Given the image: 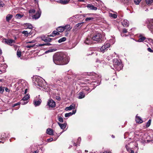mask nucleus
<instances>
[{"instance_id": "obj_4", "label": "nucleus", "mask_w": 153, "mask_h": 153, "mask_svg": "<svg viewBox=\"0 0 153 153\" xmlns=\"http://www.w3.org/2000/svg\"><path fill=\"white\" fill-rule=\"evenodd\" d=\"M93 40L97 42H100L102 41V35L99 33H97L94 35L92 38Z\"/></svg>"}, {"instance_id": "obj_19", "label": "nucleus", "mask_w": 153, "mask_h": 153, "mask_svg": "<svg viewBox=\"0 0 153 153\" xmlns=\"http://www.w3.org/2000/svg\"><path fill=\"white\" fill-rule=\"evenodd\" d=\"M146 38L144 36H143L142 35H140V36L139 38L138 39L137 42H141L144 41Z\"/></svg>"}, {"instance_id": "obj_31", "label": "nucleus", "mask_w": 153, "mask_h": 153, "mask_svg": "<svg viewBox=\"0 0 153 153\" xmlns=\"http://www.w3.org/2000/svg\"><path fill=\"white\" fill-rule=\"evenodd\" d=\"M27 101H25V100H23V99H21L20 101V102H19L20 104H21L22 105H24L26 104L27 103Z\"/></svg>"}, {"instance_id": "obj_56", "label": "nucleus", "mask_w": 153, "mask_h": 153, "mask_svg": "<svg viewBox=\"0 0 153 153\" xmlns=\"http://www.w3.org/2000/svg\"><path fill=\"white\" fill-rule=\"evenodd\" d=\"M149 42H151L153 44V40L151 39H148Z\"/></svg>"}, {"instance_id": "obj_25", "label": "nucleus", "mask_w": 153, "mask_h": 153, "mask_svg": "<svg viewBox=\"0 0 153 153\" xmlns=\"http://www.w3.org/2000/svg\"><path fill=\"white\" fill-rule=\"evenodd\" d=\"M13 17V16L12 15L8 14L7 15L6 17V20L8 22Z\"/></svg>"}, {"instance_id": "obj_9", "label": "nucleus", "mask_w": 153, "mask_h": 153, "mask_svg": "<svg viewBox=\"0 0 153 153\" xmlns=\"http://www.w3.org/2000/svg\"><path fill=\"white\" fill-rule=\"evenodd\" d=\"M4 41L5 44L11 46H12V45H11V44L13 43H15V41L14 40L10 39H4Z\"/></svg>"}, {"instance_id": "obj_17", "label": "nucleus", "mask_w": 153, "mask_h": 153, "mask_svg": "<svg viewBox=\"0 0 153 153\" xmlns=\"http://www.w3.org/2000/svg\"><path fill=\"white\" fill-rule=\"evenodd\" d=\"M56 30L59 32H62L64 30V26H61L58 27Z\"/></svg>"}, {"instance_id": "obj_11", "label": "nucleus", "mask_w": 153, "mask_h": 153, "mask_svg": "<svg viewBox=\"0 0 153 153\" xmlns=\"http://www.w3.org/2000/svg\"><path fill=\"white\" fill-rule=\"evenodd\" d=\"M64 30H66V32H65V36H67V32L70 31L71 29V27L70 25H67L65 26H64Z\"/></svg>"}, {"instance_id": "obj_20", "label": "nucleus", "mask_w": 153, "mask_h": 153, "mask_svg": "<svg viewBox=\"0 0 153 153\" xmlns=\"http://www.w3.org/2000/svg\"><path fill=\"white\" fill-rule=\"evenodd\" d=\"M136 121L137 123H142L143 122V120L139 117H138L137 116H136Z\"/></svg>"}, {"instance_id": "obj_39", "label": "nucleus", "mask_w": 153, "mask_h": 153, "mask_svg": "<svg viewBox=\"0 0 153 153\" xmlns=\"http://www.w3.org/2000/svg\"><path fill=\"white\" fill-rule=\"evenodd\" d=\"M142 0H134V3L137 5L139 4L140 2Z\"/></svg>"}, {"instance_id": "obj_21", "label": "nucleus", "mask_w": 153, "mask_h": 153, "mask_svg": "<svg viewBox=\"0 0 153 153\" xmlns=\"http://www.w3.org/2000/svg\"><path fill=\"white\" fill-rule=\"evenodd\" d=\"M42 102L41 100L40 99V100H34V105L35 106H37L40 105Z\"/></svg>"}, {"instance_id": "obj_1", "label": "nucleus", "mask_w": 153, "mask_h": 153, "mask_svg": "<svg viewBox=\"0 0 153 153\" xmlns=\"http://www.w3.org/2000/svg\"><path fill=\"white\" fill-rule=\"evenodd\" d=\"M54 62L57 65H64L69 62L68 58H53Z\"/></svg>"}, {"instance_id": "obj_54", "label": "nucleus", "mask_w": 153, "mask_h": 153, "mask_svg": "<svg viewBox=\"0 0 153 153\" xmlns=\"http://www.w3.org/2000/svg\"><path fill=\"white\" fill-rule=\"evenodd\" d=\"M20 104L18 102V103H17L15 104H14L13 105V107H15L16 106H17V105H19Z\"/></svg>"}, {"instance_id": "obj_23", "label": "nucleus", "mask_w": 153, "mask_h": 153, "mask_svg": "<svg viewBox=\"0 0 153 153\" xmlns=\"http://www.w3.org/2000/svg\"><path fill=\"white\" fill-rule=\"evenodd\" d=\"M79 95L78 98L79 99L83 98L85 97V94L82 92H79Z\"/></svg>"}, {"instance_id": "obj_38", "label": "nucleus", "mask_w": 153, "mask_h": 153, "mask_svg": "<svg viewBox=\"0 0 153 153\" xmlns=\"http://www.w3.org/2000/svg\"><path fill=\"white\" fill-rule=\"evenodd\" d=\"M17 55L19 57H20L21 56V53L20 51L18 50L17 52Z\"/></svg>"}, {"instance_id": "obj_29", "label": "nucleus", "mask_w": 153, "mask_h": 153, "mask_svg": "<svg viewBox=\"0 0 153 153\" xmlns=\"http://www.w3.org/2000/svg\"><path fill=\"white\" fill-rule=\"evenodd\" d=\"M109 16L110 17H112L114 19H115L117 17V15L114 13H109Z\"/></svg>"}, {"instance_id": "obj_12", "label": "nucleus", "mask_w": 153, "mask_h": 153, "mask_svg": "<svg viewBox=\"0 0 153 153\" xmlns=\"http://www.w3.org/2000/svg\"><path fill=\"white\" fill-rule=\"evenodd\" d=\"M68 20L69 21L73 24L75 23L76 20V16H73L69 19Z\"/></svg>"}, {"instance_id": "obj_14", "label": "nucleus", "mask_w": 153, "mask_h": 153, "mask_svg": "<svg viewBox=\"0 0 153 153\" xmlns=\"http://www.w3.org/2000/svg\"><path fill=\"white\" fill-rule=\"evenodd\" d=\"M23 26L26 28L32 29L33 28L32 25L29 23H24L23 25Z\"/></svg>"}, {"instance_id": "obj_27", "label": "nucleus", "mask_w": 153, "mask_h": 153, "mask_svg": "<svg viewBox=\"0 0 153 153\" xmlns=\"http://www.w3.org/2000/svg\"><path fill=\"white\" fill-rule=\"evenodd\" d=\"M30 98V95L28 94L25 95L22 98L23 100L27 101Z\"/></svg>"}, {"instance_id": "obj_60", "label": "nucleus", "mask_w": 153, "mask_h": 153, "mask_svg": "<svg viewBox=\"0 0 153 153\" xmlns=\"http://www.w3.org/2000/svg\"><path fill=\"white\" fill-rule=\"evenodd\" d=\"M51 36V37H54V35L53 34V33H52V34H51L50 35L48 36Z\"/></svg>"}, {"instance_id": "obj_34", "label": "nucleus", "mask_w": 153, "mask_h": 153, "mask_svg": "<svg viewBox=\"0 0 153 153\" xmlns=\"http://www.w3.org/2000/svg\"><path fill=\"white\" fill-rule=\"evenodd\" d=\"M36 12V10L34 9H31L29 11V13L30 15L31 14L34 13Z\"/></svg>"}, {"instance_id": "obj_40", "label": "nucleus", "mask_w": 153, "mask_h": 153, "mask_svg": "<svg viewBox=\"0 0 153 153\" xmlns=\"http://www.w3.org/2000/svg\"><path fill=\"white\" fill-rule=\"evenodd\" d=\"M151 120L150 119L148 121L147 123V124L146 125V127H148L150 126V124H151Z\"/></svg>"}, {"instance_id": "obj_28", "label": "nucleus", "mask_w": 153, "mask_h": 153, "mask_svg": "<svg viewBox=\"0 0 153 153\" xmlns=\"http://www.w3.org/2000/svg\"><path fill=\"white\" fill-rule=\"evenodd\" d=\"M66 40V38L65 37H63L60 39L58 42L59 43H61L62 42L65 41Z\"/></svg>"}, {"instance_id": "obj_18", "label": "nucleus", "mask_w": 153, "mask_h": 153, "mask_svg": "<svg viewBox=\"0 0 153 153\" xmlns=\"http://www.w3.org/2000/svg\"><path fill=\"white\" fill-rule=\"evenodd\" d=\"M46 133L47 134L50 135H53V130L51 128H48L47 130Z\"/></svg>"}, {"instance_id": "obj_35", "label": "nucleus", "mask_w": 153, "mask_h": 153, "mask_svg": "<svg viewBox=\"0 0 153 153\" xmlns=\"http://www.w3.org/2000/svg\"><path fill=\"white\" fill-rule=\"evenodd\" d=\"M94 18L93 17H87L86 18L85 20L86 21H91L94 19Z\"/></svg>"}, {"instance_id": "obj_22", "label": "nucleus", "mask_w": 153, "mask_h": 153, "mask_svg": "<svg viewBox=\"0 0 153 153\" xmlns=\"http://www.w3.org/2000/svg\"><path fill=\"white\" fill-rule=\"evenodd\" d=\"M58 125L60 126L61 128L62 129H64L66 127V124L65 123L61 124L59 123H58Z\"/></svg>"}, {"instance_id": "obj_46", "label": "nucleus", "mask_w": 153, "mask_h": 153, "mask_svg": "<svg viewBox=\"0 0 153 153\" xmlns=\"http://www.w3.org/2000/svg\"><path fill=\"white\" fill-rule=\"evenodd\" d=\"M4 91L3 88L1 86L0 87V92L1 93H3Z\"/></svg>"}, {"instance_id": "obj_42", "label": "nucleus", "mask_w": 153, "mask_h": 153, "mask_svg": "<svg viewBox=\"0 0 153 153\" xmlns=\"http://www.w3.org/2000/svg\"><path fill=\"white\" fill-rule=\"evenodd\" d=\"M35 46V44L31 45H27L26 47L27 48H30L32 47H33Z\"/></svg>"}, {"instance_id": "obj_10", "label": "nucleus", "mask_w": 153, "mask_h": 153, "mask_svg": "<svg viewBox=\"0 0 153 153\" xmlns=\"http://www.w3.org/2000/svg\"><path fill=\"white\" fill-rule=\"evenodd\" d=\"M92 39L91 37H88L84 41V43L87 45H90L92 42Z\"/></svg>"}, {"instance_id": "obj_62", "label": "nucleus", "mask_w": 153, "mask_h": 153, "mask_svg": "<svg viewBox=\"0 0 153 153\" xmlns=\"http://www.w3.org/2000/svg\"><path fill=\"white\" fill-rule=\"evenodd\" d=\"M84 0H78V1L79 2H83L84 1Z\"/></svg>"}, {"instance_id": "obj_30", "label": "nucleus", "mask_w": 153, "mask_h": 153, "mask_svg": "<svg viewBox=\"0 0 153 153\" xmlns=\"http://www.w3.org/2000/svg\"><path fill=\"white\" fill-rule=\"evenodd\" d=\"M23 16V15H21L20 14H17L15 16V18L16 19H20Z\"/></svg>"}, {"instance_id": "obj_41", "label": "nucleus", "mask_w": 153, "mask_h": 153, "mask_svg": "<svg viewBox=\"0 0 153 153\" xmlns=\"http://www.w3.org/2000/svg\"><path fill=\"white\" fill-rule=\"evenodd\" d=\"M100 51L102 52H104L105 51H106L105 49V47L102 46L100 48Z\"/></svg>"}, {"instance_id": "obj_63", "label": "nucleus", "mask_w": 153, "mask_h": 153, "mask_svg": "<svg viewBox=\"0 0 153 153\" xmlns=\"http://www.w3.org/2000/svg\"><path fill=\"white\" fill-rule=\"evenodd\" d=\"M2 53V50L1 49H0V54H1Z\"/></svg>"}, {"instance_id": "obj_16", "label": "nucleus", "mask_w": 153, "mask_h": 153, "mask_svg": "<svg viewBox=\"0 0 153 153\" xmlns=\"http://www.w3.org/2000/svg\"><path fill=\"white\" fill-rule=\"evenodd\" d=\"M76 113V110L73 111L72 112H70L69 113H66L65 114V117H69L71 116L73 114H74Z\"/></svg>"}, {"instance_id": "obj_5", "label": "nucleus", "mask_w": 153, "mask_h": 153, "mask_svg": "<svg viewBox=\"0 0 153 153\" xmlns=\"http://www.w3.org/2000/svg\"><path fill=\"white\" fill-rule=\"evenodd\" d=\"M148 27L153 34V19H149L147 20Z\"/></svg>"}, {"instance_id": "obj_7", "label": "nucleus", "mask_w": 153, "mask_h": 153, "mask_svg": "<svg viewBox=\"0 0 153 153\" xmlns=\"http://www.w3.org/2000/svg\"><path fill=\"white\" fill-rule=\"evenodd\" d=\"M47 105H48L49 107L54 108L56 106V103L53 100H48Z\"/></svg>"}, {"instance_id": "obj_44", "label": "nucleus", "mask_w": 153, "mask_h": 153, "mask_svg": "<svg viewBox=\"0 0 153 153\" xmlns=\"http://www.w3.org/2000/svg\"><path fill=\"white\" fill-rule=\"evenodd\" d=\"M58 120L60 122H63V118L60 117H59Z\"/></svg>"}, {"instance_id": "obj_33", "label": "nucleus", "mask_w": 153, "mask_h": 153, "mask_svg": "<svg viewBox=\"0 0 153 153\" xmlns=\"http://www.w3.org/2000/svg\"><path fill=\"white\" fill-rule=\"evenodd\" d=\"M51 40L52 39L47 37H46L44 41L45 42H51Z\"/></svg>"}, {"instance_id": "obj_53", "label": "nucleus", "mask_w": 153, "mask_h": 153, "mask_svg": "<svg viewBox=\"0 0 153 153\" xmlns=\"http://www.w3.org/2000/svg\"><path fill=\"white\" fill-rule=\"evenodd\" d=\"M127 32V30L126 29H124L123 30V32L124 33H126Z\"/></svg>"}, {"instance_id": "obj_32", "label": "nucleus", "mask_w": 153, "mask_h": 153, "mask_svg": "<svg viewBox=\"0 0 153 153\" xmlns=\"http://www.w3.org/2000/svg\"><path fill=\"white\" fill-rule=\"evenodd\" d=\"M147 4L150 5L153 2V0H145Z\"/></svg>"}, {"instance_id": "obj_47", "label": "nucleus", "mask_w": 153, "mask_h": 153, "mask_svg": "<svg viewBox=\"0 0 153 153\" xmlns=\"http://www.w3.org/2000/svg\"><path fill=\"white\" fill-rule=\"evenodd\" d=\"M46 37H45V36L44 35L42 36L41 37V39L42 40L44 41H45V39Z\"/></svg>"}, {"instance_id": "obj_50", "label": "nucleus", "mask_w": 153, "mask_h": 153, "mask_svg": "<svg viewBox=\"0 0 153 153\" xmlns=\"http://www.w3.org/2000/svg\"><path fill=\"white\" fill-rule=\"evenodd\" d=\"M147 50L149 51L150 52H153V51L150 48H147Z\"/></svg>"}, {"instance_id": "obj_55", "label": "nucleus", "mask_w": 153, "mask_h": 153, "mask_svg": "<svg viewBox=\"0 0 153 153\" xmlns=\"http://www.w3.org/2000/svg\"><path fill=\"white\" fill-rule=\"evenodd\" d=\"M39 47L44 46L45 45V44H40L39 45Z\"/></svg>"}, {"instance_id": "obj_2", "label": "nucleus", "mask_w": 153, "mask_h": 153, "mask_svg": "<svg viewBox=\"0 0 153 153\" xmlns=\"http://www.w3.org/2000/svg\"><path fill=\"white\" fill-rule=\"evenodd\" d=\"M113 64L114 67L117 70L119 71L122 68V65L121 61L116 58L113 60Z\"/></svg>"}, {"instance_id": "obj_48", "label": "nucleus", "mask_w": 153, "mask_h": 153, "mask_svg": "<svg viewBox=\"0 0 153 153\" xmlns=\"http://www.w3.org/2000/svg\"><path fill=\"white\" fill-rule=\"evenodd\" d=\"M70 107L71 108V109H74L75 107V105L74 104H72L70 106Z\"/></svg>"}, {"instance_id": "obj_3", "label": "nucleus", "mask_w": 153, "mask_h": 153, "mask_svg": "<svg viewBox=\"0 0 153 153\" xmlns=\"http://www.w3.org/2000/svg\"><path fill=\"white\" fill-rule=\"evenodd\" d=\"M36 82L35 84L37 86H39L43 88H45L46 84L45 82L43 83L42 79L40 77L36 78Z\"/></svg>"}, {"instance_id": "obj_49", "label": "nucleus", "mask_w": 153, "mask_h": 153, "mask_svg": "<svg viewBox=\"0 0 153 153\" xmlns=\"http://www.w3.org/2000/svg\"><path fill=\"white\" fill-rule=\"evenodd\" d=\"M83 22H81L77 24V27H81L83 24Z\"/></svg>"}, {"instance_id": "obj_26", "label": "nucleus", "mask_w": 153, "mask_h": 153, "mask_svg": "<svg viewBox=\"0 0 153 153\" xmlns=\"http://www.w3.org/2000/svg\"><path fill=\"white\" fill-rule=\"evenodd\" d=\"M22 33L24 34V36L26 37L28 36V34H31L30 32L28 33L27 31H23L22 32Z\"/></svg>"}, {"instance_id": "obj_8", "label": "nucleus", "mask_w": 153, "mask_h": 153, "mask_svg": "<svg viewBox=\"0 0 153 153\" xmlns=\"http://www.w3.org/2000/svg\"><path fill=\"white\" fill-rule=\"evenodd\" d=\"M60 3L63 4H65L70 2L71 3H73L76 4V0H61Z\"/></svg>"}, {"instance_id": "obj_57", "label": "nucleus", "mask_w": 153, "mask_h": 153, "mask_svg": "<svg viewBox=\"0 0 153 153\" xmlns=\"http://www.w3.org/2000/svg\"><path fill=\"white\" fill-rule=\"evenodd\" d=\"M51 45H52L50 43H45V45L49 46Z\"/></svg>"}, {"instance_id": "obj_51", "label": "nucleus", "mask_w": 153, "mask_h": 153, "mask_svg": "<svg viewBox=\"0 0 153 153\" xmlns=\"http://www.w3.org/2000/svg\"><path fill=\"white\" fill-rule=\"evenodd\" d=\"M53 139L52 138H51L49 139H47V141L48 142H50L52 141H53Z\"/></svg>"}, {"instance_id": "obj_15", "label": "nucleus", "mask_w": 153, "mask_h": 153, "mask_svg": "<svg viewBox=\"0 0 153 153\" xmlns=\"http://www.w3.org/2000/svg\"><path fill=\"white\" fill-rule=\"evenodd\" d=\"M122 25L125 27H127L129 25V23L128 21L127 20H124L122 22Z\"/></svg>"}, {"instance_id": "obj_43", "label": "nucleus", "mask_w": 153, "mask_h": 153, "mask_svg": "<svg viewBox=\"0 0 153 153\" xmlns=\"http://www.w3.org/2000/svg\"><path fill=\"white\" fill-rule=\"evenodd\" d=\"M36 41L35 40H33L31 41H27L26 42L27 43H34Z\"/></svg>"}, {"instance_id": "obj_6", "label": "nucleus", "mask_w": 153, "mask_h": 153, "mask_svg": "<svg viewBox=\"0 0 153 153\" xmlns=\"http://www.w3.org/2000/svg\"><path fill=\"white\" fill-rule=\"evenodd\" d=\"M41 14V11L40 10L37 11L36 13L32 16L33 19L36 20L38 19L40 16Z\"/></svg>"}, {"instance_id": "obj_58", "label": "nucleus", "mask_w": 153, "mask_h": 153, "mask_svg": "<svg viewBox=\"0 0 153 153\" xmlns=\"http://www.w3.org/2000/svg\"><path fill=\"white\" fill-rule=\"evenodd\" d=\"M5 90L6 92H9V89L7 88H5Z\"/></svg>"}, {"instance_id": "obj_45", "label": "nucleus", "mask_w": 153, "mask_h": 153, "mask_svg": "<svg viewBox=\"0 0 153 153\" xmlns=\"http://www.w3.org/2000/svg\"><path fill=\"white\" fill-rule=\"evenodd\" d=\"M94 15V14L92 13H87L86 14H83V16L84 17H85L86 16H89V15Z\"/></svg>"}, {"instance_id": "obj_61", "label": "nucleus", "mask_w": 153, "mask_h": 153, "mask_svg": "<svg viewBox=\"0 0 153 153\" xmlns=\"http://www.w3.org/2000/svg\"><path fill=\"white\" fill-rule=\"evenodd\" d=\"M27 88H26L25 90L24 94H25L27 93Z\"/></svg>"}, {"instance_id": "obj_37", "label": "nucleus", "mask_w": 153, "mask_h": 153, "mask_svg": "<svg viewBox=\"0 0 153 153\" xmlns=\"http://www.w3.org/2000/svg\"><path fill=\"white\" fill-rule=\"evenodd\" d=\"M57 31V30H54L53 32V34L54 36L56 35H58L59 34V33Z\"/></svg>"}, {"instance_id": "obj_59", "label": "nucleus", "mask_w": 153, "mask_h": 153, "mask_svg": "<svg viewBox=\"0 0 153 153\" xmlns=\"http://www.w3.org/2000/svg\"><path fill=\"white\" fill-rule=\"evenodd\" d=\"M113 55V56L114 57H115V56H116V57H117V56H118L117 55L116 53H114V54Z\"/></svg>"}, {"instance_id": "obj_13", "label": "nucleus", "mask_w": 153, "mask_h": 153, "mask_svg": "<svg viewBox=\"0 0 153 153\" xmlns=\"http://www.w3.org/2000/svg\"><path fill=\"white\" fill-rule=\"evenodd\" d=\"M87 7L88 9L92 10H96L97 9V7H94L93 5L92 4H88Z\"/></svg>"}, {"instance_id": "obj_36", "label": "nucleus", "mask_w": 153, "mask_h": 153, "mask_svg": "<svg viewBox=\"0 0 153 153\" xmlns=\"http://www.w3.org/2000/svg\"><path fill=\"white\" fill-rule=\"evenodd\" d=\"M103 46L105 47V49L106 50H107V48L110 47V44L109 43H106L103 45Z\"/></svg>"}, {"instance_id": "obj_52", "label": "nucleus", "mask_w": 153, "mask_h": 153, "mask_svg": "<svg viewBox=\"0 0 153 153\" xmlns=\"http://www.w3.org/2000/svg\"><path fill=\"white\" fill-rule=\"evenodd\" d=\"M65 109L66 110H71L72 109L71 107H70V106H69L66 108Z\"/></svg>"}, {"instance_id": "obj_24", "label": "nucleus", "mask_w": 153, "mask_h": 153, "mask_svg": "<svg viewBox=\"0 0 153 153\" xmlns=\"http://www.w3.org/2000/svg\"><path fill=\"white\" fill-rule=\"evenodd\" d=\"M126 147L127 151L130 153H134V151L131 148H129L127 145L126 146Z\"/></svg>"}, {"instance_id": "obj_64", "label": "nucleus", "mask_w": 153, "mask_h": 153, "mask_svg": "<svg viewBox=\"0 0 153 153\" xmlns=\"http://www.w3.org/2000/svg\"><path fill=\"white\" fill-rule=\"evenodd\" d=\"M38 151H36L33 152V153H38Z\"/></svg>"}]
</instances>
